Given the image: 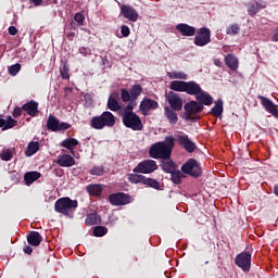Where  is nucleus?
Here are the masks:
<instances>
[{"mask_svg": "<svg viewBox=\"0 0 278 278\" xmlns=\"http://www.w3.org/2000/svg\"><path fill=\"white\" fill-rule=\"evenodd\" d=\"M175 149V137L166 136L164 141L152 144L149 149V155L152 160H170Z\"/></svg>", "mask_w": 278, "mask_h": 278, "instance_id": "f257e3e1", "label": "nucleus"}, {"mask_svg": "<svg viewBox=\"0 0 278 278\" xmlns=\"http://www.w3.org/2000/svg\"><path fill=\"white\" fill-rule=\"evenodd\" d=\"M77 207H79V202L68 197L60 198L54 203V212L63 214V216H67V218H73V214Z\"/></svg>", "mask_w": 278, "mask_h": 278, "instance_id": "f03ea898", "label": "nucleus"}, {"mask_svg": "<svg viewBox=\"0 0 278 278\" xmlns=\"http://www.w3.org/2000/svg\"><path fill=\"white\" fill-rule=\"evenodd\" d=\"M116 125V116L110 111H104L101 115L93 116L90 121L92 129H104V127H114Z\"/></svg>", "mask_w": 278, "mask_h": 278, "instance_id": "7ed1b4c3", "label": "nucleus"}, {"mask_svg": "<svg viewBox=\"0 0 278 278\" xmlns=\"http://www.w3.org/2000/svg\"><path fill=\"white\" fill-rule=\"evenodd\" d=\"M181 172L185 173V175H190V177H194L195 179L203 175L201 165H199V162L195 159H189L185 164H182Z\"/></svg>", "mask_w": 278, "mask_h": 278, "instance_id": "20e7f679", "label": "nucleus"}, {"mask_svg": "<svg viewBox=\"0 0 278 278\" xmlns=\"http://www.w3.org/2000/svg\"><path fill=\"white\" fill-rule=\"evenodd\" d=\"M122 123L128 129H132V131H142V129H144L142 119H140V116H138L136 113L132 115H123Z\"/></svg>", "mask_w": 278, "mask_h": 278, "instance_id": "39448f33", "label": "nucleus"}, {"mask_svg": "<svg viewBox=\"0 0 278 278\" xmlns=\"http://www.w3.org/2000/svg\"><path fill=\"white\" fill-rule=\"evenodd\" d=\"M157 168V162H155L154 160H143L132 169V173L151 175V173H155Z\"/></svg>", "mask_w": 278, "mask_h": 278, "instance_id": "423d86ee", "label": "nucleus"}, {"mask_svg": "<svg viewBox=\"0 0 278 278\" xmlns=\"http://www.w3.org/2000/svg\"><path fill=\"white\" fill-rule=\"evenodd\" d=\"M47 129L49 131H66L68 129H71V124L66 123V122H61L60 119H58V117H55L54 115L50 114L47 121Z\"/></svg>", "mask_w": 278, "mask_h": 278, "instance_id": "0eeeda50", "label": "nucleus"}, {"mask_svg": "<svg viewBox=\"0 0 278 278\" xmlns=\"http://www.w3.org/2000/svg\"><path fill=\"white\" fill-rule=\"evenodd\" d=\"M165 101L168 103L170 110H175L176 112L184 110V100L181 96L175 93V91H168L165 94Z\"/></svg>", "mask_w": 278, "mask_h": 278, "instance_id": "6e6552de", "label": "nucleus"}, {"mask_svg": "<svg viewBox=\"0 0 278 278\" xmlns=\"http://www.w3.org/2000/svg\"><path fill=\"white\" fill-rule=\"evenodd\" d=\"M193 42L197 47H205L206 45H210V42H212V31L210 28H200Z\"/></svg>", "mask_w": 278, "mask_h": 278, "instance_id": "1a4fd4ad", "label": "nucleus"}, {"mask_svg": "<svg viewBox=\"0 0 278 278\" xmlns=\"http://www.w3.org/2000/svg\"><path fill=\"white\" fill-rule=\"evenodd\" d=\"M109 203L115 206L129 205V203H131V195L125 192L112 193L109 195Z\"/></svg>", "mask_w": 278, "mask_h": 278, "instance_id": "9d476101", "label": "nucleus"}, {"mask_svg": "<svg viewBox=\"0 0 278 278\" xmlns=\"http://www.w3.org/2000/svg\"><path fill=\"white\" fill-rule=\"evenodd\" d=\"M235 264L244 273H249L251 270V253L241 252L236 256Z\"/></svg>", "mask_w": 278, "mask_h": 278, "instance_id": "9b49d317", "label": "nucleus"}, {"mask_svg": "<svg viewBox=\"0 0 278 278\" xmlns=\"http://www.w3.org/2000/svg\"><path fill=\"white\" fill-rule=\"evenodd\" d=\"M121 14L131 23H136V21H138V17L140 16L138 14V11L129 4H123L121 7Z\"/></svg>", "mask_w": 278, "mask_h": 278, "instance_id": "f8f14e48", "label": "nucleus"}, {"mask_svg": "<svg viewBox=\"0 0 278 278\" xmlns=\"http://www.w3.org/2000/svg\"><path fill=\"white\" fill-rule=\"evenodd\" d=\"M257 99L261 100V105L268 112V114H271V116H275V118H278V110L277 105H275L270 99L264 97V96H257Z\"/></svg>", "mask_w": 278, "mask_h": 278, "instance_id": "ddd939ff", "label": "nucleus"}, {"mask_svg": "<svg viewBox=\"0 0 278 278\" xmlns=\"http://www.w3.org/2000/svg\"><path fill=\"white\" fill-rule=\"evenodd\" d=\"M178 143L187 151V153H194L197 151V143H194L187 135L178 136Z\"/></svg>", "mask_w": 278, "mask_h": 278, "instance_id": "4468645a", "label": "nucleus"}, {"mask_svg": "<svg viewBox=\"0 0 278 278\" xmlns=\"http://www.w3.org/2000/svg\"><path fill=\"white\" fill-rule=\"evenodd\" d=\"M267 5L268 3H266V1L263 0L250 2L248 3V14L250 16H255L257 12H261V10H266Z\"/></svg>", "mask_w": 278, "mask_h": 278, "instance_id": "2eb2a0df", "label": "nucleus"}, {"mask_svg": "<svg viewBox=\"0 0 278 278\" xmlns=\"http://www.w3.org/2000/svg\"><path fill=\"white\" fill-rule=\"evenodd\" d=\"M184 109L189 116L203 112V106L197 100H191L187 102Z\"/></svg>", "mask_w": 278, "mask_h": 278, "instance_id": "dca6fc26", "label": "nucleus"}, {"mask_svg": "<svg viewBox=\"0 0 278 278\" xmlns=\"http://www.w3.org/2000/svg\"><path fill=\"white\" fill-rule=\"evenodd\" d=\"M157 108H160V104L151 98H144L139 105V110L142 114H147L150 110H157Z\"/></svg>", "mask_w": 278, "mask_h": 278, "instance_id": "f3484780", "label": "nucleus"}, {"mask_svg": "<svg viewBox=\"0 0 278 278\" xmlns=\"http://www.w3.org/2000/svg\"><path fill=\"white\" fill-rule=\"evenodd\" d=\"M23 112H26L28 116H31V118H36L40 111H38V102L30 100L22 105Z\"/></svg>", "mask_w": 278, "mask_h": 278, "instance_id": "a211bd4d", "label": "nucleus"}, {"mask_svg": "<svg viewBox=\"0 0 278 278\" xmlns=\"http://www.w3.org/2000/svg\"><path fill=\"white\" fill-rule=\"evenodd\" d=\"M202 90L201 85L194 80L187 81L185 85V92L190 97H197Z\"/></svg>", "mask_w": 278, "mask_h": 278, "instance_id": "6ab92c4d", "label": "nucleus"}, {"mask_svg": "<svg viewBox=\"0 0 278 278\" xmlns=\"http://www.w3.org/2000/svg\"><path fill=\"white\" fill-rule=\"evenodd\" d=\"M176 30L179 31L180 36H186V37H191V36H194V34H197V28L186 23H180L176 25Z\"/></svg>", "mask_w": 278, "mask_h": 278, "instance_id": "aec40b11", "label": "nucleus"}, {"mask_svg": "<svg viewBox=\"0 0 278 278\" xmlns=\"http://www.w3.org/2000/svg\"><path fill=\"white\" fill-rule=\"evenodd\" d=\"M56 164L62 168H71V166H75V159L71 154H62L59 155Z\"/></svg>", "mask_w": 278, "mask_h": 278, "instance_id": "412c9836", "label": "nucleus"}, {"mask_svg": "<svg viewBox=\"0 0 278 278\" xmlns=\"http://www.w3.org/2000/svg\"><path fill=\"white\" fill-rule=\"evenodd\" d=\"M195 100L201 104L202 108L203 105L210 106L212 105V103H214V98L212 97V94L203 89L195 97Z\"/></svg>", "mask_w": 278, "mask_h": 278, "instance_id": "4be33fe9", "label": "nucleus"}, {"mask_svg": "<svg viewBox=\"0 0 278 278\" xmlns=\"http://www.w3.org/2000/svg\"><path fill=\"white\" fill-rule=\"evenodd\" d=\"M106 106L111 110V112H121L122 106L118 102V93H111L109 96Z\"/></svg>", "mask_w": 278, "mask_h": 278, "instance_id": "5701e85b", "label": "nucleus"}, {"mask_svg": "<svg viewBox=\"0 0 278 278\" xmlns=\"http://www.w3.org/2000/svg\"><path fill=\"white\" fill-rule=\"evenodd\" d=\"M177 112L178 111L175 109H170V106H164V116L167 118L170 125H177V122L179 121Z\"/></svg>", "mask_w": 278, "mask_h": 278, "instance_id": "b1692460", "label": "nucleus"}, {"mask_svg": "<svg viewBox=\"0 0 278 278\" xmlns=\"http://www.w3.org/2000/svg\"><path fill=\"white\" fill-rule=\"evenodd\" d=\"M161 169L163 173L170 175V173L177 170V163L173 160H163L161 161Z\"/></svg>", "mask_w": 278, "mask_h": 278, "instance_id": "393cba45", "label": "nucleus"}, {"mask_svg": "<svg viewBox=\"0 0 278 278\" xmlns=\"http://www.w3.org/2000/svg\"><path fill=\"white\" fill-rule=\"evenodd\" d=\"M105 187L103 185L91 184L87 186V192L90 197H101Z\"/></svg>", "mask_w": 278, "mask_h": 278, "instance_id": "a878e982", "label": "nucleus"}, {"mask_svg": "<svg viewBox=\"0 0 278 278\" xmlns=\"http://www.w3.org/2000/svg\"><path fill=\"white\" fill-rule=\"evenodd\" d=\"M27 242L30 247H40V242H42V235L38 231H30L27 236Z\"/></svg>", "mask_w": 278, "mask_h": 278, "instance_id": "bb28decb", "label": "nucleus"}, {"mask_svg": "<svg viewBox=\"0 0 278 278\" xmlns=\"http://www.w3.org/2000/svg\"><path fill=\"white\" fill-rule=\"evenodd\" d=\"M40 177H42V174H40V172H27L24 175V182L25 186H31V184H34V181H38V179H40Z\"/></svg>", "mask_w": 278, "mask_h": 278, "instance_id": "cd10ccee", "label": "nucleus"}, {"mask_svg": "<svg viewBox=\"0 0 278 278\" xmlns=\"http://www.w3.org/2000/svg\"><path fill=\"white\" fill-rule=\"evenodd\" d=\"M100 223H101V216H99V214H97V213L87 214L86 219H85V225L87 227L100 225Z\"/></svg>", "mask_w": 278, "mask_h": 278, "instance_id": "c85d7f7f", "label": "nucleus"}, {"mask_svg": "<svg viewBox=\"0 0 278 278\" xmlns=\"http://www.w3.org/2000/svg\"><path fill=\"white\" fill-rule=\"evenodd\" d=\"M40 151V142L30 141L26 148L25 155L26 157H31V155H36Z\"/></svg>", "mask_w": 278, "mask_h": 278, "instance_id": "c756f323", "label": "nucleus"}, {"mask_svg": "<svg viewBox=\"0 0 278 278\" xmlns=\"http://www.w3.org/2000/svg\"><path fill=\"white\" fill-rule=\"evenodd\" d=\"M225 64L230 68V71L238 70V59L233 54H227L225 56Z\"/></svg>", "mask_w": 278, "mask_h": 278, "instance_id": "7c9ffc66", "label": "nucleus"}, {"mask_svg": "<svg viewBox=\"0 0 278 278\" xmlns=\"http://www.w3.org/2000/svg\"><path fill=\"white\" fill-rule=\"evenodd\" d=\"M186 83L184 80H173L169 84V88L174 91V92H186Z\"/></svg>", "mask_w": 278, "mask_h": 278, "instance_id": "2f4dec72", "label": "nucleus"}, {"mask_svg": "<svg viewBox=\"0 0 278 278\" xmlns=\"http://www.w3.org/2000/svg\"><path fill=\"white\" fill-rule=\"evenodd\" d=\"M77 144H79V140L75 138H67L60 143V147H63L64 149L73 152V149H75Z\"/></svg>", "mask_w": 278, "mask_h": 278, "instance_id": "473e14b6", "label": "nucleus"}, {"mask_svg": "<svg viewBox=\"0 0 278 278\" xmlns=\"http://www.w3.org/2000/svg\"><path fill=\"white\" fill-rule=\"evenodd\" d=\"M211 114H213V116H216L217 118H220V116H223V100H217L215 102V105L211 109Z\"/></svg>", "mask_w": 278, "mask_h": 278, "instance_id": "72a5a7b5", "label": "nucleus"}, {"mask_svg": "<svg viewBox=\"0 0 278 278\" xmlns=\"http://www.w3.org/2000/svg\"><path fill=\"white\" fill-rule=\"evenodd\" d=\"M143 186H148L149 188H153L154 190H162V185L154 178H148L146 176L143 180Z\"/></svg>", "mask_w": 278, "mask_h": 278, "instance_id": "f704fd0d", "label": "nucleus"}, {"mask_svg": "<svg viewBox=\"0 0 278 278\" xmlns=\"http://www.w3.org/2000/svg\"><path fill=\"white\" fill-rule=\"evenodd\" d=\"M144 178H146L144 175H140L138 173L128 175V181L130 184H142V185H144Z\"/></svg>", "mask_w": 278, "mask_h": 278, "instance_id": "c9c22d12", "label": "nucleus"}, {"mask_svg": "<svg viewBox=\"0 0 278 278\" xmlns=\"http://www.w3.org/2000/svg\"><path fill=\"white\" fill-rule=\"evenodd\" d=\"M142 94V86L140 84L132 85L130 88L131 99H138Z\"/></svg>", "mask_w": 278, "mask_h": 278, "instance_id": "e433bc0d", "label": "nucleus"}, {"mask_svg": "<svg viewBox=\"0 0 278 278\" xmlns=\"http://www.w3.org/2000/svg\"><path fill=\"white\" fill-rule=\"evenodd\" d=\"M169 175L172 177L173 184H175L176 186H179V184H181V178L184 177V174L180 170L174 169V172Z\"/></svg>", "mask_w": 278, "mask_h": 278, "instance_id": "4c0bfd02", "label": "nucleus"}, {"mask_svg": "<svg viewBox=\"0 0 278 278\" xmlns=\"http://www.w3.org/2000/svg\"><path fill=\"white\" fill-rule=\"evenodd\" d=\"M108 233V227L105 226H96L93 229V236L96 238H103Z\"/></svg>", "mask_w": 278, "mask_h": 278, "instance_id": "58836bf2", "label": "nucleus"}, {"mask_svg": "<svg viewBox=\"0 0 278 278\" xmlns=\"http://www.w3.org/2000/svg\"><path fill=\"white\" fill-rule=\"evenodd\" d=\"M167 76L169 77V79H188V74L184 72H168Z\"/></svg>", "mask_w": 278, "mask_h": 278, "instance_id": "ea45409f", "label": "nucleus"}, {"mask_svg": "<svg viewBox=\"0 0 278 278\" xmlns=\"http://www.w3.org/2000/svg\"><path fill=\"white\" fill-rule=\"evenodd\" d=\"M17 124L18 122L16 119L12 118V116H9L7 121L4 119V128H2V131L12 129V127H16Z\"/></svg>", "mask_w": 278, "mask_h": 278, "instance_id": "a19ab883", "label": "nucleus"}, {"mask_svg": "<svg viewBox=\"0 0 278 278\" xmlns=\"http://www.w3.org/2000/svg\"><path fill=\"white\" fill-rule=\"evenodd\" d=\"M14 157V153H12V150L5 149L0 153V159L2 162H10Z\"/></svg>", "mask_w": 278, "mask_h": 278, "instance_id": "79ce46f5", "label": "nucleus"}, {"mask_svg": "<svg viewBox=\"0 0 278 278\" xmlns=\"http://www.w3.org/2000/svg\"><path fill=\"white\" fill-rule=\"evenodd\" d=\"M121 99L124 103H129L131 101V91L126 88L121 89Z\"/></svg>", "mask_w": 278, "mask_h": 278, "instance_id": "37998d69", "label": "nucleus"}, {"mask_svg": "<svg viewBox=\"0 0 278 278\" xmlns=\"http://www.w3.org/2000/svg\"><path fill=\"white\" fill-rule=\"evenodd\" d=\"M89 173L90 175H96V177H102V175H105V169L103 166H93Z\"/></svg>", "mask_w": 278, "mask_h": 278, "instance_id": "c03bdc74", "label": "nucleus"}, {"mask_svg": "<svg viewBox=\"0 0 278 278\" xmlns=\"http://www.w3.org/2000/svg\"><path fill=\"white\" fill-rule=\"evenodd\" d=\"M70 71L71 70L68 68V65H66V63H64L62 67H60V75L62 79H71V75L68 74Z\"/></svg>", "mask_w": 278, "mask_h": 278, "instance_id": "a18cd8bd", "label": "nucleus"}, {"mask_svg": "<svg viewBox=\"0 0 278 278\" xmlns=\"http://www.w3.org/2000/svg\"><path fill=\"white\" fill-rule=\"evenodd\" d=\"M226 34L228 36H236L240 34V26L238 24H232L230 27L227 28Z\"/></svg>", "mask_w": 278, "mask_h": 278, "instance_id": "49530a36", "label": "nucleus"}, {"mask_svg": "<svg viewBox=\"0 0 278 278\" xmlns=\"http://www.w3.org/2000/svg\"><path fill=\"white\" fill-rule=\"evenodd\" d=\"M21 72V63H15L9 67V74L12 75L13 77L18 75Z\"/></svg>", "mask_w": 278, "mask_h": 278, "instance_id": "de8ad7c7", "label": "nucleus"}, {"mask_svg": "<svg viewBox=\"0 0 278 278\" xmlns=\"http://www.w3.org/2000/svg\"><path fill=\"white\" fill-rule=\"evenodd\" d=\"M74 21H76L78 25H84V21H86V16H84L83 13H76L74 16Z\"/></svg>", "mask_w": 278, "mask_h": 278, "instance_id": "09e8293b", "label": "nucleus"}, {"mask_svg": "<svg viewBox=\"0 0 278 278\" xmlns=\"http://www.w3.org/2000/svg\"><path fill=\"white\" fill-rule=\"evenodd\" d=\"M121 34L124 38L129 37V34H131V31L129 30V26L127 25H122L121 26Z\"/></svg>", "mask_w": 278, "mask_h": 278, "instance_id": "8fccbe9b", "label": "nucleus"}, {"mask_svg": "<svg viewBox=\"0 0 278 278\" xmlns=\"http://www.w3.org/2000/svg\"><path fill=\"white\" fill-rule=\"evenodd\" d=\"M132 114H136L134 112V109L130 104H127L125 108H124V114L123 116H129V115H132Z\"/></svg>", "mask_w": 278, "mask_h": 278, "instance_id": "3c124183", "label": "nucleus"}, {"mask_svg": "<svg viewBox=\"0 0 278 278\" xmlns=\"http://www.w3.org/2000/svg\"><path fill=\"white\" fill-rule=\"evenodd\" d=\"M12 114H13L14 118H18V116H21L23 114V108H18V106L14 108Z\"/></svg>", "mask_w": 278, "mask_h": 278, "instance_id": "603ef678", "label": "nucleus"}, {"mask_svg": "<svg viewBox=\"0 0 278 278\" xmlns=\"http://www.w3.org/2000/svg\"><path fill=\"white\" fill-rule=\"evenodd\" d=\"M9 34H10V36H16L18 34V29L15 28V26H10Z\"/></svg>", "mask_w": 278, "mask_h": 278, "instance_id": "864d4df0", "label": "nucleus"}, {"mask_svg": "<svg viewBox=\"0 0 278 278\" xmlns=\"http://www.w3.org/2000/svg\"><path fill=\"white\" fill-rule=\"evenodd\" d=\"M79 53H81V55H89L90 54V50H89V48L81 47L79 49Z\"/></svg>", "mask_w": 278, "mask_h": 278, "instance_id": "5fc2aeb1", "label": "nucleus"}, {"mask_svg": "<svg viewBox=\"0 0 278 278\" xmlns=\"http://www.w3.org/2000/svg\"><path fill=\"white\" fill-rule=\"evenodd\" d=\"M23 251L26 253V255H31V253H34V249H31L29 245L24 247Z\"/></svg>", "mask_w": 278, "mask_h": 278, "instance_id": "6e6d98bb", "label": "nucleus"}, {"mask_svg": "<svg viewBox=\"0 0 278 278\" xmlns=\"http://www.w3.org/2000/svg\"><path fill=\"white\" fill-rule=\"evenodd\" d=\"M214 65L217 66L218 68H223V62L220 61V59H215Z\"/></svg>", "mask_w": 278, "mask_h": 278, "instance_id": "4d7b16f0", "label": "nucleus"}, {"mask_svg": "<svg viewBox=\"0 0 278 278\" xmlns=\"http://www.w3.org/2000/svg\"><path fill=\"white\" fill-rule=\"evenodd\" d=\"M136 101H138V99L131 98L130 101H128V105H131L132 109L136 108V105H138V102H136Z\"/></svg>", "mask_w": 278, "mask_h": 278, "instance_id": "13d9d810", "label": "nucleus"}, {"mask_svg": "<svg viewBox=\"0 0 278 278\" xmlns=\"http://www.w3.org/2000/svg\"><path fill=\"white\" fill-rule=\"evenodd\" d=\"M29 1L35 5V8H38V5H41L42 3V0H29Z\"/></svg>", "mask_w": 278, "mask_h": 278, "instance_id": "bf43d9fd", "label": "nucleus"}, {"mask_svg": "<svg viewBox=\"0 0 278 278\" xmlns=\"http://www.w3.org/2000/svg\"><path fill=\"white\" fill-rule=\"evenodd\" d=\"M4 125H5V119L0 118V127H2V129H4Z\"/></svg>", "mask_w": 278, "mask_h": 278, "instance_id": "052dcab7", "label": "nucleus"}, {"mask_svg": "<svg viewBox=\"0 0 278 278\" xmlns=\"http://www.w3.org/2000/svg\"><path fill=\"white\" fill-rule=\"evenodd\" d=\"M67 38H70L71 40H73V38H75V33H70V34L67 35Z\"/></svg>", "mask_w": 278, "mask_h": 278, "instance_id": "680f3d73", "label": "nucleus"}, {"mask_svg": "<svg viewBox=\"0 0 278 278\" xmlns=\"http://www.w3.org/2000/svg\"><path fill=\"white\" fill-rule=\"evenodd\" d=\"M274 194H276V197H278V185H276V186L274 187Z\"/></svg>", "mask_w": 278, "mask_h": 278, "instance_id": "e2e57ef3", "label": "nucleus"}, {"mask_svg": "<svg viewBox=\"0 0 278 278\" xmlns=\"http://www.w3.org/2000/svg\"><path fill=\"white\" fill-rule=\"evenodd\" d=\"M85 99H90V94H89V93H86V94H85Z\"/></svg>", "mask_w": 278, "mask_h": 278, "instance_id": "0e129e2a", "label": "nucleus"}, {"mask_svg": "<svg viewBox=\"0 0 278 278\" xmlns=\"http://www.w3.org/2000/svg\"><path fill=\"white\" fill-rule=\"evenodd\" d=\"M205 264H210V262H208V261H206V262H205Z\"/></svg>", "mask_w": 278, "mask_h": 278, "instance_id": "69168bd1", "label": "nucleus"}]
</instances>
